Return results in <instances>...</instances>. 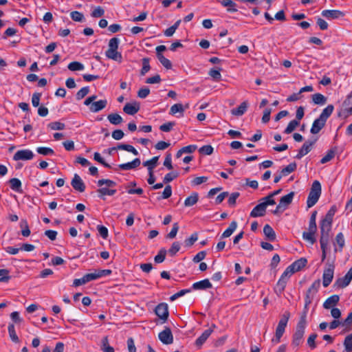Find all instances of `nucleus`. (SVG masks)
<instances>
[{
    "label": "nucleus",
    "mask_w": 352,
    "mask_h": 352,
    "mask_svg": "<svg viewBox=\"0 0 352 352\" xmlns=\"http://www.w3.org/2000/svg\"><path fill=\"white\" fill-rule=\"evenodd\" d=\"M119 43L120 40L118 38L113 37L111 38L109 41V48L106 51L105 55L108 58L120 63L122 60V56L120 52H118Z\"/></svg>",
    "instance_id": "f257e3e1"
},
{
    "label": "nucleus",
    "mask_w": 352,
    "mask_h": 352,
    "mask_svg": "<svg viewBox=\"0 0 352 352\" xmlns=\"http://www.w3.org/2000/svg\"><path fill=\"white\" fill-rule=\"evenodd\" d=\"M321 184L318 180H315L311 185L307 200V205L308 208L313 207L318 201L321 195Z\"/></svg>",
    "instance_id": "f03ea898"
},
{
    "label": "nucleus",
    "mask_w": 352,
    "mask_h": 352,
    "mask_svg": "<svg viewBox=\"0 0 352 352\" xmlns=\"http://www.w3.org/2000/svg\"><path fill=\"white\" fill-rule=\"evenodd\" d=\"M336 212V207L332 206L326 214L324 219H322L320 223V234H329L331 230V225L333 222V218Z\"/></svg>",
    "instance_id": "7ed1b4c3"
},
{
    "label": "nucleus",
    "mask_w": 352,
    "mask_h": 352,
    "mask_svg": "<svg viewBox=\"0 0 352 352\" xmlns=\"http://www.w3.org/2000/svg\"><path fill=\"white\" fill-rule=\"evenodd\" d=\"M289 318V311H285L281 316L280 319L278 323L275 332V338L272 339V342H275L276 343L280 342V338L285 332Z\"/></svg>",
    "instance_id": "20e7f679"
},
{
    "label": "nucleus",
    "mask_w": 352,
    "mask_h": 352,
    "mask_svg": "<svg viewBox=\"0 0 352 352\" xmlns=\"http://www.w3.org/2000/svg\"><path fill=\"white\" fill-rule=\"evenodd\" d=\"M261 202L257 204L250 212L251 217H263L266 212V208L272 201L260 200Z\"/></svg>",
    "instance_id": "39448f33"
},
{
    "label": "nucleus",
    "mask_w": 352,
    "mask_h": 352,
    "mask_svg": "<svg viewBox=\"0 0 352 352\" xmlns=\"http://www.w3.org/2000/svg\"><path fill=\"white\" fill-rule=\"evenodd\" d=\"M352 280V267L349 269L344 276L338 278L333 283V287L336 289H342L348 286Z\"/></svg>",
    "instance_id": "423d86ee"
},
{
    "label": "nucleus",
    "mask_w": 352,
    "mask_h": 352,
    "mask_svg": "<svg viewBox=\"0 0 352 352\" xmlns=\"http://www.w3.org/2000/svg\"><path fill=\"white\" fill-rule=\"evenodd\" d=\"M155 313L162 320V323L165 322L169 316L168 305L165 302L160 303L155 307Z\"/></svg>",
    "instance_id": "0eeeda50"
},
{
    "label": "nucleus",
    "mask_w": 352,
    "mask_h": 352,
    "mask_svg": "<svg viewBox=\"0 0 352 352\" xmlns=\"http://www.w3.org/2000/svg\"><path fill=\"white\" fill-rule=\"evenodd\" d=\"M305 327L296 325L295 332L293 335L292 345L298 347L303 342Z\"/></svg>",
    "instance_id": "6e6552de"
},
{
    "label": "nucleus",
    "mask_w": 352,
    "mask_h": 352,
    "mask_svg": "<svg viewBox=\"0 0 352 352\" xmlns=\"http://www.w3.org/2000/svg\"><path fill=\"white\" fill-rule=\"evenodd\" d=\"M334 265H329L327 268L324 270L322 275V285L324 287H328L333 278Z\"/></svg>",
    "instance_id": "1a4fd4ad"
},
{
    "label": "nucleus",
    "mask_w": 352,
    "mask_h": 352,
    "mask_svg": "<svg viewBox=\"0 0 352 352\" xmlns=\"http://www.w3.org/2000/svg\"><path fill=\"white\" fill-rule=\"evenodd\" d=\"M158 338L164 344H170L173 342V336L171 330L167 327H166L164 329L159 333Z\"/></svg>",
    "instance_id": "9d476101"
},
{
    "label": "nucleus",
    "mask_w": 352,
    "mask_h": 352,
    "mask_svg": "<svg viewBox=\"0 0 352 352\" xmlns=\"http://www.w3.org/2000/svg\"><path fill=\"white\" fill-rule=\"evenodd\" d=\"M34 156V155L32 151L29 149H23L16 151L13 156V160L15 161L30 160H32Z\"/></svg>",
    "instance_id": "9b49d317"
},
{
    "label": "nucleus",
    "mask_w": 352,
    "mask_h": 352,
    "mask_svg": "<svg viewBox=\"0 0 352 352\" xmlns=\"http://www.w3.org/2000/svg\"><path fill=\"white\" fill-rule=\"evenodd\" d=\"M317 139H314L312 140L306 141L301 148L298 151V154L296 155V159H301L303 156L309 153L311 150L312 146L316 143Z\"/></svg>",
    "instance_id": "f8f14e48"
},
{
    "label": "nucleus",
    "mask_w": 352,
    "mask_h": 352,
    "mask_svg": "<svg viewBox=\"0 0 352 352\" xmlns=\"http://www.w3.org/2000/svg\"><path fill=\"white\" fill-rule=\"evenodd\" d=\"M71 185L74 190L82 192L85 190V184L78 174H74Z\"/></svg>",
    "instance_id": "ddd939ff"
},
{
    "label": "nucleus",
    "mask_w": 352,
    "mask_h": 352,
    "mask_svg": "<svg viewBox=\"0 0 352 352\" xmlns=\"http://www.w3.org/2000/svg\"><path fill=\"white\" fill-rule=\"evenodd\" d=\"M329 234H320V243L322 250V261H324L327 256V249L329 242Z\"/></svg>",
    "instance_id": "4468645a"
},
{
    "label": "nucleus",
    "mask_w": 352,
    "mask_h": 352,
    "mask_svg": "<svg viewBox=\"0 0 352 352\" xmlns=\"http://www.w3.org/2000/svg\"><path fill=\"white\" fill-rule=\"evenodd\" d=\"M322 15L328 19H335L344 16V12L338 10H324Z\"/></svg>",
    "instance_id": "2eb2a0df"
},
{
    "label": "nucleus",
    "mask_w": 352,
    "mask_h": 352,
    "mask_svg": "<svg viewBox=\"0 0 352 352\" xmlns=\"http://www.w3.org/2000/svg\"><path fill=\"white\" fill-rule=\"evenodd\" d=\"M140 110V104L139 103L135 102L133 103L128 102L126 103L124 108L123 111L124 113L129 115H135Z\"/></svg>",
    "instance_id": "dca6fc26"
},
{
    "label": "nucleus",
    "mask_w": 352,
    "mask_h": 352,
    "mask_svg": "<svg viewBox=\"0 0 352 352\" xmlns=\"http://www.w3.org/2000/svg\"><path fill=\"white\" fill-rule=\"evenodd\" d=\"M212 332L213 330L212 329L205 330L203 333L195 340V344L196 346L200 349Z\"/></svg>",
    "instance_id": "f3484780"
},
{
    "label": "nucleus",
    "mask_w": 352,
    "mask_h": 352,
    "mask_svg": "<svg viewBox=\"0 0 352 352\" xmlns=\"http://www.w3.org/2000/svg\"><path fill=\"white\" fill-rule=\"evenodd\" d=\"M340 296L338 295H333L329 297L323 303V307L326 309L333 308L339 302Z\"/></svg>",
    "instance_id": "a211bd4d"
},
{
    "label": "nucleus",
    "mask_w": 352,
    "mask_h": 352,
    "mask_svg": "<svg viewBox=\"0 0 352 352\" xmlns=\"http://www.w3.org/2000/svg\"><path fill=\"white\" fill-rule=\"evenodd\" d=\"M325 124L326 122L318 118L314 121L312 124L311 128L310 129L311 133H318L322 130V129H323V127L325 126Z\"/></svg>",
    "instance_id": "6ab92c4d"
},
{
    "label": "nucleus",
    "mask_w": 352,
    "mask_h": 352,
    "mask_svg": "<svg viewBox=\"0 0 352 352\" xmlns=\"http://www.w3.org/2000/svg\"><path fill=\"white\" fill-rule=\"evenodd\" d=\"M107 104V100H100L98 101L93 102L91 105L89 107V110L91 112L96 113L104 109Z\"/></svg>",
    "instance_id": "aec40b11"
},
{
    "label": "nucleus",
    "mask_w": 352,
    "mask_h": 352,
    "mask_svg": "<svg viewBox=\"0 0 352 352\" xmlns=\"http://www.w3.org/2000/svg\"><path fill=\"white\" fill-rule=\"evenodd\" d=\"M307 261L305 258H300L297 261H294L292 264L289 265L291 270H294V273L300 271L307 264Z\"/></svg>",
    "instance_id": "412c9836"
},
{
    "label": "nucleus",
    "mask_w": 352,
    "mask_h": 352,
    "mask_svg": "<svg viewBox=\"0 0 352 352\" xmlns=\"http://www.w3.org/2000/svg\"><path fill=\"white\" fill-rule=\"evenodd\" d=\"M212 287V284L208 279H204L192 284V288L195 290L206 289Z\"/></svg>",
    "instance_id": "4be33fe9"
},
{
    "label": "nucleus",
    "mask_w": 352,
    "mask_h": 352,
    "mask_svg": "<svg viewBox=\"0 0 352 352\" xmlns=\"http://www.w3.org/2000/svg\"><path fill=\"white\" fill-rule=\"evenodd\" d=\"M141 164V161L139 158L134 159L132 162L122 164L119 165V168L122 170H131L138 167Z\"/></svg>",
    "instance_id": "5701e85b"
},
{
    "label": "nucleus",
    "mask_w": 352,
    "mask_h": 352,
    "mask_svg": "<svg viewBox=\"0 0 352 352\" xmlns=\"http://www.w3.org/2000/svg\"><path fill=\"white\" fill-rule=\"evenodd\" d=\"M294 196V192H291L280 198L279 204L283 207V210H285L286 208L292 202Z\"/></svg>",
    "instance_id": "b1692460"
},
{
    "label": "nucleus",
    "mask_w": 352,
    "mask_h": 352,
    "mask_svg": "<svg viewBox=\"0 0 352 352\" xmlns=\"http://www.w3.org/2000/svg\"><path fill=\"white\" fill-rule=\"evenodd\" d=\"M248 103L247 101L243 102L237 108L232 109L231 113L236 116H241L247 111Z\"/></svg>",
    "instance_id": "393cba45"
},
{
    "label": "nucleus",
    "mask_w": 352,
    "mask_h": 352,
    "mask_svg": "<svg viewBox=\"0 0 352 352\" xmlns=\"http://www.w3.org/2000/svg\"><path fill=\"white\" fill-rule=\"evenodd\" d=\"M288 280L289 279L287 278H285L281 275L280 278H279L278 281L277 282V284H276V286L275 288V292L278 295L281 294L283 292V291L285 290Z\"/></svg>",
    "instance_id": "a878e982"
},
{
    "label": "nucleus",
    "mask_w": 352,
    "mask_h": 352,
    "mask_svg": "<svg viewBox=\"0 0 352 352\" xmlns=\"http://www.w3.org/2000/svg\"><path fill=\"white\" fill-rule=\"evenodd\" d=\"M288 280L289 279L287 278H285L281 275L280 278H279L278 281L277 282V284H276V286L275 288V292L278 295L281 294L283 292V291L285 290Z\"/></svg>",
    "instance_id": "bb28decb"
},
{
    "label": "nucleus",
    "mask_w": 352,
    "mask_h": 352,
    "mask_svg": "<svg viewBox=\"0 0 352 352\" xmlns=\"http://www.w3.org/2000/svg\"><path fill=\"white\" fill-rule=\"evenodd\" d=\"M199 200V194L197 192H193L191 195L188 197L184 201V206L186 207H190L194 206L197 203Z\"/></svg>",
    "instance_id": "cd10ccee"
},
{
    "label": "nucleus",
    "mask_w": 352,
    "mask_h": 352,
    "mask_svg": "<svg viewBox=\"0 0 352 352\" xmlns=\"http://www.w3.org/2000/svg\"><path fill=\"white\" fill-rule=\"evenodd\" d=\"M263 233L267 239L270 241H274L276 239V233L273 228L268 224H266L263 228Z\"/></svg>",
    "instance_id": "c85d7f7f"
},
{
    "label": "nucleus",
    "mask_w": 352,
    "mask_h": 352,
    "mask_svg": "<svg viewBox=\"0 0 352 352\" xmlns=\"http://www.w3.org/2000/svg\"><path fill=\"white\" fill-rule=\"evenodd\" d=\"M334 109V107L333 104H329L326 108H324L320 115L319 116V118L327 122V119L331 116Z\"/></svg>",
    "instance_id": "c756f323"
},
{
    "label": "nucleus",
    "mask_w": 352,
    "mask_h": 352,
    "mask_svg": "<svg viewBox=\"0 0 352 352\" xmlns=\"http://www.w3.org/2000/svg\"><path fill=\"white\" fill-rule=\"evenodd\" d=\"M345 244V240L344 237V234L342 232H339L336 236V241L334 245H338L339 248H335V252L339 251L341 252L342 248H344Z\"/></svg>",
    "instance_id": "7c9ffc66"
},
{
    "label": "nucleus",
    "mask_w": 352,
    "mask_h": 352,
    "mask_svg": "<svg viewBox=\"0 0 352 352\" xmlns=\"http://www.w3.org/2000/svg\"><path fill=\"white\" fill-rule=\"evenodd\" d=\"M222 71V68L219 67H213L210 69L208 74L212 79L215 81H219L221 78V72Z\"/></svg>",
    "instance_id": "2f4dec72"
},
{
    "label": "nucleus",
    "mask_w": 352,
    "mask_h": 352,
    "mask_svg": "<svg viewBox=\"0 0 352 352\" xmlns=\"http://www.w3.org/2000/svg\"><path fill=\"white\" fill-rule=\"evenodd\" d=\"M237 227V223L233 221L230 223L229 227L223 232L221 238H227L232 235Z\"/></svg>",
    "instance_id": "473e14b6"
},
{
    "label": "nucleus",
    "mask_w": 352,
    "mask_h": 352,
    "mask_svg": "<svg viewBox=\"0 0 352 352\" xmlns=\"http://www.w3.org/2000/svg\"><path fill=\"white\" fill-rule=\"evenodd\" d=\"M10 188L18 192H21V182L17 178H12L9 180Z\"/></svg>",
    "instance_id": "72a5a7b5"
},
{
    "label": "nucleus",
    "mask_w": 352,
    "mask_h": 352,
    "mask_svg": "<svg viewBox=\"0 0 352 352\" xmlns=\"http://www.w3.org/2000/svg\"><path fill=\"white\" fill-rule=\"evenodd\" d=\"M107 119L110 123L114 125L120 124L122 122V118L118 113H111L108 115Z\"/></svg>",
    "instance_id": "f704fd0d"
},
{
    "label": "nucleus",
    "mask_w": 352,
    "mask_h": 352,
    "mask_svg": "<svg viewBox=\"0 0 352 352\" xmlns=\"http://www.w3.org/2000/svg\"><path fill=\"white\" fill-rule=\"evenodd\" d=\"M100 348L103 352H114L113 347L111 346L109 344V339L107 336H105L102 339Z\"/></svg>",
    "instance_id": "c9c22d12"
},
{
    "label": "nucleus",
    "mask_w": 352,
    "mask_h": 352,
    "mask_svg": "<svg viewBox=\"0 0 352 352\" xmlns=\"http://www.w3.org/2000/svg\"><path fill=\"white\" fill-rule=\"evenodd\" d=\"M336 149V147H334L329 150L327 154L320 160V163L325 164L331 161L335 157Z\"/></svg>",
    "instance_id": "e433bc0d"
},
{
    "label": "nucleus",
    "mask_w": 352,
    "mask_h": 352,
    "mask_svg": "<svg viewBox=\"0 0 352 352\" xmlns=\"http://www.w3.org/2000/svg\"><path fill=\"white\" fill-rule=\"evenodd\" d=\"M316 231H309L308 230L307 232H304L302 233V237L305 240L309 241L311 245L316 243L315 234Z\"/></svg>",
    "instance_id": "4c0bfd02"
},
{
    "label": "nucleus",
    "mask_w": 352,
    "mask_h": 352,
    "mask_svg": "<svg viewBox=\"0 0 352 352\" xmlns=\"http://www.w3.org/2000/svg\"><path fill=\"white\" fill-rule=\"evenodd\" d=\"M344 110L348 115H352V91L344 102Z\"/></svg>",
    "instance_id": "58836bf2"
},
{
    "label": "nucleus",
    "mask_w": 352,
    "mask_h": 352,
    "mask_svg": "<svg viewBox=\"0 0 352 352\" xmlns=\"http://www.w3.org/2000/svg\"><path fill=\"white\" fill-rule=\"evenodd\" d=\"M312 100L316 104H324L327 98L321 94L317 93L312 95Z\"/></svg>",
    "instance_id": "ea45409f"
},
{
    "label": "nucleus",
    "mask_w": 352,
    "mask_h": 352,
    "mask_svg": "<svg viewBox=\"0 0 352 352\" xmlns=\"http://www.w3.org/2000/svg\"><path fill=\"white\" fill-rule=\"evenodd\" d=\"M8 333H9L10 338L12 342H14L15 343L19 342V338L16 333L14 324H10L8 325Z\"/></svg>",
    "instance_id": "a19ab883"
},
{
    "label": "nucleus",
    "mask_w": 352,
    "mask_h": 352,
    "mask_svg": "<svg viewBox=\"0 0 352 352\" xmlns=\"http://www.w3.org/2000/svg\"><path fill=\"white\" fill-rule=\"evenodd\" d=\"M316 215H317V211H316V210L311 213V215L310 219H309V228H308V230H309V231H316L317 230Z\"/></svg>",
    "instance_id": "79ce46f5"
},
{
    "label": "nucleus",
    "mask_w": 352,
    "mask_h": 352,
    "mask_svg": "<svg viewBox=\"0 0 352 352\" xmlns=\"http://www.w3.org/2000/svg\"><path fill=\"white\" fill-rule=\"evenodd\" d=\"M297 165L296 162L290 163L289 165H287L286 167L282 169L280 171V173L283 176H286L291 173L294 172L296 169Z\"/></svg>",
    "instance_id": "37998d69"
},
{
    "label": "nucleus",
    "mask_w": 352,
    "mask_h": 352,
    "mask_svg": "<svg viewBox=\"0 0 352 352\" xmlns=\"http://www.w3.org/2000/svg\"><path fill=\"white\" fill-rule=\"evenodd\" d=\"M220 2L223 6L228 7V12L237 11V9L235 8L236 5L232 0H222Z\"/></svg>",
    "instance_id": "c03bdc74"
},
{
    "label": "nucleus",
    "mask_w": 352,
    "mask_h": 352,
    "mask_svg": "<svg viewBox=\"0 0 352 352\" xmlns=\"http://www.w3.org/2000/svg\"><path fill=\"white\" fill-rule=\"evenodd\" d=\"M300 124V122H298V120H293L292 121H290L287 125V126L286 127V129H285V131L284 133H286V134H289L291 133L292 131H294L295 130V129Z\"/></svg>",
    "instance_id": "a18cd8bd"
},
{
    "label": "nucleus",
    "mask_w": 352,
    "mask_h": 352,
    "mask_svg": "<svg viewBox=\"0 0 352 352\" xmlns=\"http://www.w3.org/2000/svg\"><path fill=\"white\" fill-rule=\"evenodd\" d=\"M307 311H308V306H306L305 305L304 310L301 314L300 318L297 325L306 327Z\"/></svg>",
    "instance_id": "49530a36"
},
{
    "label": "nucleus",
    "mask_w": 352,
    "mask_h": 352,
    "mask_svg": "<svg viewBox=\"0 0 352 352\" xmlns=\"http://www.w3.org/2000/svg\"><path fill=\"white\" fill-rule=\"evenodd\" d=\"M166 253H167V251L166 249H164V248L160 249L158 254L154 258L155 262L157 263H162L166 258Z\"/></svg>",
    "instance_id": "de8ad7c7"
},
{
    "label": "nucleus",
    "mask_w": 352,
    "mask_h": 352,
    "mask_svg": "<svg viewBox=\"0 0 352 352\" xmlns=\"http://www.w3.org/2000/svg\"><path fill=\"white\" fill-rule=\"evenodd\" d=\"M184 111V107L182 104L177 103L173 104L170 109V114L174 115L177 113H180L182 116L183 115V113Z\"/></svg>",
    "instance_id": "09e8293b"
},
{
    "label": "nucleus",
    "mask_w": 352,
    "mask_h": 352,
    "mask_svg": "<svg viewBox=\"0 0 352 352\" xmlns=\"http://www.w3.org/2000/svg\"><path fill=\"white\" fill-rule=\"evenodd\" d=\"M343 344L346 352H352V333L345 338Z\"/></svg>",
    "instance_id": "8fccbe9b"
},
{
    "label": "nucleus",
    "mask_w": 352,
    "mask_h": 352,
    "mask_svg": "<svg viewBox=\"0 0 352 352\" xmlns=\"http://www.w3.org/2000/svg\"><path fill=\"white\" fill-rule=\"evenodd\" d=\"M161 64L167 69H170L172 67L171 62L166 58L163 54H160L157 57Z\"/></svg>",
    "instance_id": "3c124183"
},
{
    "label": "nucleus",
    "mask_w": 352,
    "mask_h": 352,
    "mask_svg": "<svg viewBox=\"0 0 352 352\" xmlns=\"http://www.w3.org/2000/svg\"><path fill=\"white\" fill-rule=\"evenodd\" d=\"M67 67L70 71H80L84 69V65L79 62L74 61L70 63Z\"/></svg>",
    "instance_id": "603ef678"
},
{
    "label": "nucleus",
    "mask_w": 352,
    "mask_h": 352,
    "mask_svg": "<svg viewBox=\"0 0 352 352\" xmlns=\"http://www.w3.org/2000/svg\"><path fill=\"white\" fill-rule=\"evenodd\" d=\"M151 69V66L149 64V58H142V68L141 69L140 74L142 76H144Z\"/></svg>",
    "instance_id": "864d4df0"
},
{
    "label": "nucleus",
    "mask_w": 352,
    "mask_h": 352,
    "mask_svg": "<svg viewBox=\"0 0 352 352\" xmlns=\"http://www.w3.org/2000/svg\"><path fill=\"white\" fill-rule=\"evenodd\" d=\"M281 189H278L276 190H274V192L270 193L267 196L263 197L261 200H267V201H272L270 203V205H274L276 204V201L274 199V197L278 195L281 192Z\"/></svg>",
    "instance_id": "5fc2aeb1"
},
{
    "label": "nucleus",
    "mask_w": 352,
    "mask_h": 352,
    "mask_svg": "<svg viewBox=\"0 0 352 352\" xmlns=\"http://www.w3.org/2000/svg\"><path fill=\"white\" fill-rule=\"evenodd\" d=\"M48 128L51 130H63L65 128L64 123L60 122H52L48 124Z\"/></svg>",
    "instance_id": "6e6d98bb"
},
{
    "label": "nucleus",
    "mask_w": 352,
    "mask_h": 352,
    "mask_svg": "<svg viewBox=\"0 0 352 352\" xmlns=\"http://www.w3.org/2000/svg\"><path fill=\"white\" fill-rule=\"evenodd\" d=\"M198 239V234L197 232L193 233L191 236L185 239L184 244L186 247L192 246Z\"/></svg>",
    "instance_id": "4d7b16f0"
},
{
    "label": "nucleus",
    "mask_w": 352,
    "mask_h": 352,
    "mask_svg": "<svg viewBox=\"0 0 352 352\" xmlns=\"http://www.w3.org/2000/svg\"><path fill=\"white\" fill-rule=\"evenodd\" d=\"M36 151L43 155H52L54 154V150L48 147H38Z\"/></svg>",
    "instance_id": "13d9d810"
},
{
    "label": "nucleus",
    "mask_w": 352,
    "mask_h": 352,
    "mask_svg": "<svg viewBox=\"0 0 352 352\" xmlns=\"http://www.w3.org/2000/svg\"><path fill=\"white\" fill-rule=\"evenodd\" d=\"M159 157L155 156L151 158L150 160L146 161L143 163L144 166H146L148 168V170H149V168L152 167V170L155 168L156 166V164L157 163Z\"/></svg>",
    "instance_id": "bf43d9fd"
},
{
    "label": "nucleus",
    "mask_w": 352,
    "mask_h": 352,
    "mask_svg": "<svg viewBox=\"0 0 352 352\" xmlns=\"http://www.w3.org/2000/svg\"><path fill=\"white\" fill-rule=\"evenodd\" d=\"M180 250V243L178 241L174 242L170 248L168 250V254L173 256H175Z\"/></svg>",
    "instance_id": "052dcab7"
},
{
    "label": "nucleus",
    "mask_w": 352,
    "mask_h": 352,
    "mask_svg": "<svg viewBox=\"0 0 352 352\" xmlns=\"http://www.w3.org/2000/svg\"><path fill=\"white\" fill-rule=\"evenodd\" d=\"M89 92V87H84L81 88L76 94V97L78 100L82 99L85 97Z\"/></svg>",
    "instance_id": "680f3d73"
},
{
    "label": "nucleus",
    "mask_w": 352,
    "mask_h": 352,
    "mask_svg": "<svg viewBox=\"0 0 352 352\" xmlns=\"http://www.w3.org/2000/svg\"><path fill=\"white\" fill-rule=\"evenodd\" d=\"M72 19L74 21L81 22L84 19V15L80 12L73 11L70 13Z\"/></svg>",
    "instance_id": "e2e57ef3"
},
{
    "label": "nucleus",
    "mask_w": 352,
    "mask_h": 352,
    "mask_svg": "<svg viewBox=\"0 0 352 352\" xmlns=\"http://www.w3.org/2000/svg\"><path fill=\"white\" fill-rule=\"evenodd\" d=\"M316 294V293H313V292L309 289H307L305 299V305L306 306H309L312 302Z\"/></svg>",
    "instance_id": "0e129e2a"
},
{
    "label": "nucleus",
    "mask_w": 352,
    "mask_h": 352,
    "mask_svg": "<svg viewBox=\"0 0 352 352\" xmlns=\"http://www.w3.org/2000/svg\"><path fill=\"white\" fill-rule=\"evenodd\" d=\"M175 125V122H168L162 124L160 126V129L163 132H169L173 129V128Z\"/></svg>",
    "instance_id": "69168bd1"
},
{
    "label": "nucleus",
    "mask_w": 352,
    "mask_h": 352,
    "mask_svg": "<svg viewBox=\"0 0 352 352\" xmlns=\"http://www.w3.org/2000/svg\"><path fill=\"white\" fill-rule=\"evenodd\" d=\"M199 152L209 155L213 153V148L210 145H204L199 148Z\"/></svg>",
    "instance_id": "338daca9"
},
{
    "label": "nucleus",
    "mask_w": 352,
    "mask_h": 352,
    "mask_svg": "<svg viewBox=\"0 0 352 352\" xmlns=\"http://www.w3.org/2000/svg\"><path fill=\"white\" fill-rule=\"evenodd\" d=\"M352 325V311L349 314L346 318L342 322V326L345 327L348 329H351Z\"/></svg>",
    "instance_id": "774afa93"
}]
</instances>
